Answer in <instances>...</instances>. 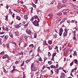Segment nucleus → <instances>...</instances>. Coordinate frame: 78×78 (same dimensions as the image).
I'll use <instances>...</instances> for the list:
<instances>
[{"label":"nucleus","mask_w":78,"mask_h":78,"mask_svg":"<svg viewBox=\"0 0 78 78\" xmlns=\"http://www.w3.org/2000/svg\"><path fill=\"white\" fill-rule=\"evenodd\" d=\"M30 61H31V59L27 60L26 61V63H28V62H30Z\"/></svg>","instance_id":"nucleus-26"},{"label":"nucleus","mask_w":78,"mask_h":78,"mask_svg":"<svg viewBox=\"0 0 78 78\" xmlns=\"http://www.w3.org/2000/svg\"><path fill=\"white\" fill-rule=\"evenodd\" d=\"M26 22L25 21H24L22 23V24H25Z\"/></svg>","instance_id":"nucleus-59"},{"label":"nucleus","mask_w":78,"mask_h":78,"mask_svg":"<svg viewBox=\"0 0 78 78\" xmlns=\"http://www.w3.org/2000/svg\"><path fill=\"white\" fill-rule=\"evenodd\" d=\"M4 56L5 57H6L7 58H8H8H9V56H8V55H6V54Z\"/></svg>","instance_id":"nucleus-28"},{"label":"nucleus","mask_w":78,"mask_h":78,"mask_svg":"<svg viewBox=\"0 0 78 78\" xmlns=\"http://www.w3.org/2000/svg\"><path fill=\"white\" fill-rule=\"evenodd\" d=\"M50 67L51 69H55V68H56V66L53 65L51 66Z\"/></svg>","instance_id":"nucleus-9"},{"label":"nucleus","mask_w":78,"mask_h":78,"mask_svg":"<svg viewBox=\"0 0 78 78\" xmlns=\"http://www.w3.org/2000/svg\"><path fill=\"white\" fill-rule=\"evenodd\" d=\"M40 20L39 19H38V21L37 20H35V21L33 22V23L34 25L35 26H39V22Z\"/></svg>","instance_id":"nucleus-1"},{"label":"nucleus","mask_w":78,"mask_h":78,"mask_svg":"<svg viewBox=\"0 0 78 78\" xmlns=\"http://www.w3.org/2000/svg\"><path fill=\"white\" fill-rule=\"evenodd\" d=\"M4 53H5V52L3 51L1 53V54H2V55H3V54H4Z\"/></svg>","instance_id":"nucleus-53"},{"label":"nucleus","mask_w":78,"mask_h":78,"mask_svg":"<svg viewBox=\"0 0 78 78\" xmlns=\"http://www.w3.org/2000/svg\"><path fill=\"white\" fill-rule=\"evenodd\" d=\"M23 47H27V46L26 45V44H23Z\"/></svg>","instance_id":"nucleus-56"},{"label":"nucleus","mask_w":78,"mask_h":78,"mask_svg":"<svg viewBox=\"0 0 78 78\" xmlns=\"http://www.w3.org/2000/svg\"><path fill=\"white\" fill-rule=\"evenodd\" d=\"M32 5L35 8H36V5L34 4V3H32Z\"/></svg>","instance_id":"nucleus-19"},{"label":"nucleus","mask_w":78,"mask_h":78,"mask_svg":"<svg viewBox=\"0 0 78 78\" xmlns=\"http://www.w3.org/2000/svg\"><path fill=\"white\" fill-rule=\"evenodd\" d=\"M3 71L4 73H6V69H5V68H4L3 69Z\"/></svg>","instance_id":"nucleus-36"},{"label":"nucleus","mask_w":78,"mask_h":78,"mask_svg":"<svg viewBox=\"0 0 78 78\" xmlns=\"http://www.w3.org/2000/svg\"><path fill=\"white\" fill-rule=\"evenodd\" d=\"M59 73V69H57L56 74H58Z\"/></svg>","instance_id":"nucleus-24"},{"label":"nucleus","mask_w":78,"mask_h":78,"mask_svg":"<svg viewBox=\"0 0 78 78\" xmlns=\"http://www.w3.org/2000/svg\"><path fill=\"white\" fill-rule=\"evenodd\" d=\"M50 16H53V13H50Z\"/></svg>","instance_id":"nucleus-50"},{"label":"nucleus","mask_w":78,"mask_h":78,"mask_svg":"<svg viewBox=\"0 0 78 78\" xmlns=\"http://www.w3.org/2000/svg\"><path fill=\"white\" fill-rule=\"evenodd\" d=\"M69 9H66L65 10H63L62 11V12H64V14H65V15L67 14L66 13H67V12H69Z\"/></svg>","instance_id":"nucleus-7"},{"label":"nucleus","mask_w":78,"mask_h":78,"mask_svg":"<svg viewBox=\"0 0 78 78\" xmlns=\"http://www.w3.org/2000/svg\"><path fill=\"white\" fill-rule=\"evenodd\" d=\"M9 36H10V37H11L12 38V37H13V36L12 35L9 34Z\"/></svg>","instance_id":"nucleus-52"},{"label":"nucleus","mask_w":78,"mask_h":78,"mask_svg":"<svg viewBox=\"0 0 78 78\" xmlns=\"http://www.w3.org/2000/svg\"><path fill=\"white\" fill-rule=\"evenodd\" d=\"M48 64L49 65H51L52 64V62L51 61H49L48 62Z\"/></svg>","instance_id":"nucleus-15"},{"label":"nucleus","mask_w":78,"mask_h":78,"mask_svg":"<svg viewBox=\"0 0 78 78\" xmlns=\"http://www.w3.org/2000/svg\"><path fill=\"white\" fill-rule=\"evenodd\" d=\"M19 55H23V52H21V53H19Z\"/></svg>","instance_id":"nucleus-43"},{"label":"nucleus","mask_w":78,"mask_h":78,"mask_svg":"<svg viewBox=\"0 0 78 78\" xmlns=\"http://www.w3.org/2000/svg\"><path fill=\"white\" fill-rule=\"evenodd\" d=\"M7 45V48H9V44H6Z\"/></svg>","instance_id":"nucleus-42"},{"label":"nucleus","mask_w":78,"mask_h":78,"mask_svg":"<svg viewBox=\"0 0 78 78\" xmlns=\"http://www.w3.org/2000/svg\"><path fill=\"white\" fill-rule=\"evenodd\" d=\"M74 70H76V69H77V67H76L75 68L73 69Z\"/></svg>","instance_id":"nucleus-51"},{"label":"nucleus","mask_w":78,"mask_h":78,"mask_svg":"<svg viewBox=\"0 0 78 78\" xmlns=\"http://www.w3.org/2000/svg\"><path fill=\"white\" fill-rule=\"evenodd\" d=\"M51 43H52V41H48V43L49 44H51Z\"/></svg>","instance_id":"nucleus-35"},{"label":"nucleus","mask_w":78,"mask_h":78,"mask_svg":"<svg viewBox=\"0 0 78 78\" xmlns=\"http://www.w3.org/2000/svg\"><path fill=\"white\" fill-rule=\"evenodd\" d=\"M48 47L49 50H52V48L50 47V46H48Z\"/></svg>","instance_id":"nucleus-27"},{"label":"nucleus","mask_w":78,"mask_h":78,"mask_svg":"<svg viewBox=\"0 0 78 78\" xmlns=\"http://www.w3.org/2000/svg\"><path fill=\"white\" fill-rule=\"evenodd\" d=\"M35 3L36 4L37 3V2H38V0H35Z\"/></svg>","instance_id":"nucleus-38"},{"label":"nucleus","mask_w":78,"mask_h":78,"mask_svg":"<svg viewBox=\"0 0 78 78\" xmlns=\"http://www.w3.org/2000/svg\"><path fill=\"white\" fill-rule=\"evenodd\" d=\"M6 9H8V8H9V6H8V5H6Z\"/></svg>","instance_id":"nucleus-41"},{"label":"nucleus","mask_w":78,"mask_h":78,"mask_svg":"<svg viewBox=\"0 0 78 78\" xmlns=\"http://www.w3.org/2000/svg\"><path fill=\"white\" fill-rule=\"evenodd\" d=\"M20 27V26H19V25H17L15 26V28H19Z\"/></svg>","instance_id":"nucleus-10"},{"label":"nucleus","mask_w":78,"mask_h":78,"mask_svg":"<svg viewBox=\"0 0 78 78\" xmlns=\"http://www.w3.org/2000/svg\"><path fill=\"white\" fill-rule=\"evenodd\" d=\"M34 19H37V20H38V19H39L38 18V17L37 16L35 15V16H34Z\"/></svg>","instance_id":"nucleus-14"},{"label":"nucleus","mask_w":78,"mask_h":78,"mask_svg":"<svg viewBox=\"0 0 78 78\" xmlns=\"http://www.w3.org/2000/svg\"><path fill=\"white\" fill-rule=\"evenodd\" d=\"M65 30V32L63 33V37H65L66 36V37H67V34H68V32H67V30L66 29H65L64 30Z\"/></svg>","instance_id":"nucleus-3"},{"label":"nucleus","mask_w":78,"mask_h":78,"mask_svg":"<svg viewBox=\"0 0 78 78\" xmlns=\"http://www.w3.org/2000/svg\"><path fill=\"white\" fill-rule=\"evenodd\" d=\"M3 59H6V57L3 56L2 57Z\"/></svg>","instance_id":"nucleus-63"},{"label":"nucleus","mask_w":78,"mask_h":78,"mask_svg":"<svg viewBox=\"0 0 78 78\" xmlns=\"http://www.w3.org/2000/svg\"><path fill=\"white\" fill-rule=\"evenodd\" d=\"M12 44H14V45H15V46H16V43H15L14 42H12Z\"/></svg>","instance_id":"nucleus-39"},{"label":"nucleus","mask_w":78,"mask_h":78,"mask_svg":"<svg viewBox=\"0 0 78 78\" xmlns=\"http://www.w3.org/2000/svg\"><path fill=\"white\" fill-rule=\"evenodd\" d=\"M67 23H70V21L69 20H68L67 21Z\"/></svg>","instance_id":"nucleus-47"},{"label":"nucleus","mask_w":78,"mask_h":78,"mask_svg":"<svg viewBox=\"0 0 78 78\" xmlns=\"http://www.w3.org/2000/svg\"><path fill=\"white\" fill-rule=\"evenodd\" d=\"M24 65V61H23V62L21 65V67H22V66H23Z\"/></svg>","instance_id":"nucleus-33"},{"label":"nucleus","mask_w":78,"mask_h":78,"mask_svg":"<svg viewBox=\"0 0 78 78\" xmlns=\"http://www.w3.org/2000/svg\"><path fill=\"white\" fill-rule=\"evenodd\" d=\"M56 53H54L53 54L52 57H54L55 56H56Z\"/></svg>","instance_id":"nucleus-30"},{"label":"nucleus","mask_w":78,"mask_h":78,"mask_svg":"<svg viewBox=\"0 0 78 78\" xmlns=\"http://www.w3.org/2000/svg\"><path fill=\"white\" fill-rule=\"evenodd\" d=\"M63 22H64L62 20L60 22V24H62V23H63Z\"/></svg>","instance_id":"nucleus-61"},{"label":"nucleus","mask_w":78,"mask_h":78,"mask_svg":"<svg viewBox=\"0 0 78 78\" xmlns=\"http://www.w3.org/2000/svg\"><path fill=\"white\" fill-rule=\"evenodd\" d=\"M4 39H5V40H7L8 39V35H6L5 36Z\"/></svg>","instance_id":"nucleus-11"},{"label":"nucleus","mask_w":78,"mask_h":78,"mask_svg":"<svg viewBox=\"0 0 78 78\" xmlns=\"http://www.w3.org/2000/svg\"><path fill=\"white\" fill-rule=\"evenodd\" d=\"M57 37V34H55L54 35L53 38H56V37Z\"/></svg>","instance_id":"nucleus-23"},{"label":"nucleus","mask_w":78,"mask_h":78,"mask_svg":"<svg viewBox=\"0 0 78 78\" xmlns=\"http://www.w3.org/2000/svg\"><path fill=\"white\" fill-rule=\"evenodd\" d=\"M55 2H56V1H55V0H54L52 2H51V3H50V4H53L54 3H55Z\"/></svg>","instance_id":"nucleus-29"},{"label":"nucleus","mask_w":78,"mask_h":78,"mask_svg":"<svg viewBox=\"0 0 78 78\" xmlns=\"http://www.w3.org/2000/svg\"><path fill=\"white\" fill-rule=\"evenodd\" d=\"M63 32V29L62 28H61L59 29V36H61L62 34V32Z\"/></svg>","instance_id":"nucleus-5"},{"label":"nucleus","mask_w":78,"mask_h":78,"mask_svg":"<svg viewBox=\"0 0 78 78\" xmlns=\"http://www.w3.org/2000/svg\"><path fill=\"white\" fill-rule=\"evenodd\" d=\"M58 46L56 47L54 49L55 50H56V49H58Z\"/></svg>","instance_id":"nucleus-55"},{"label":"nucleus","mask_w":78,"mask_h":78,"mask_svg":"<svg viewBox=\"0 0 78 78\" xmlns=\"http://www.w3.org/2000/svg\"><path fill=\"white\" fill-rule=\"evenodd\" d=\"M37 51H38V52H39V53H41V50L40 49V47H38L37 49Z\"/></svg>","instance_id":"nucleus-12"},{"label":"nucleus","mask_w":78,"mask_h":78,"mask_svg":"<svg viewBox=\"0 0 78 78\" xmlns=\"http://www.w3.org/2000/svg\"><path fill=\"white\" fill-rule=\"evenodd\" d=\"M34 17H32L31 19H30V21H31L32 22L34 20Z\"/></svg>","instance_id":"nucleus-32"},{"label":"nucleus","mask_w":78,"mask_h":78,"mask_svg":"<svg viewBox=\"0 0 78 78\" xmlns=\"http://www.w3.org/2000/svg\"><path fill=\"white\" fill-rule=\"evenodd\" d=\"M5 30H6V31H8V28L6 27Z\"/></svg>","instance_id":"nucleus-48"},{"label":"nucleus","mask_w":78,"mask_h":78,"mask_svg":"<svg viewBox=\"0 0 78 78\" xmlns=\"http://www.w3.org/2000/svg\"><path fill=\"white\" fill-rule=\"evenodd\" d=\"M24 17V19H25L26 20H27V19H28V16L27 15H25Z\"/></svg>","instance_id":"nucleus-17"},{"label":"nucleus","mask_w":78,"mask_h":78,"mask_svg":"<svg viewBox=\"0 0 78 78\" xmlns=\"http://www.w3.org/2000/svg\"><path fill=\"white\" fill-rule=\"evenodd\" d=\"M45 68V66H43V68H42V70H44Z\"/></svg>","instance_id":"nucleus-64"},{"label":"nucleus","mask_w":78,"mask_h":78,"mask_svg":"<svg viewBox=\"0 0 78 78\" xmlns=\"http://www.w3.org/2000/svg\"><path fill=\"white\" fill-rule=\"evenodd\" d=\"M48 56H51V54L50 52H48Z\"/></svg>","instance_id":"nucleus-40"},{"label":"nucleus","mask_w":78,"mask_h":78,"mask_svg":"<svg viewBox=\"0 0 78 78\" xmlns=\"http://www.w3.org/2000/svg\"><path fill=\"white\" fill-rule=\"evenodd\" d=\"M31 13H32V12H33V8H31Z\"/></svg>","instance_id":"nucleus-60"},{"label":"nucleus","mask_w":78,"mask_h":78,"mask_svg":"<svg viewBox=\"0 0 78 78\" xmlns=\"http://www.w3.org/2000/svg\"><path fill=\"white\" fill-rule=\"evenodd\" d=\"M11 11H12L11 9H9V13L10 14H12V12Z\"/></svg>","instance_id":"nucleus-25"},{"label":"nucleus","mask_w":78,"mask_h":78,"mask_svg":"<svg viewBox=\"0 0 78 78\" xmlns=\"http://www.w3.org/2000/svg\"><path fill=\"white\" fill-rule=\"evenodd\" d=\"M39 60H38V59H37L36 60V62H37V63H38L39 62Z\"/></svg>","instance_id":"nucleus-62"},{"label":"nucleus","mask_w":78,"mask_h":78,"mask_svg":"<svg viewBox=\"0 0 78 78\" xmlns=\"http://www.w3.org/2000/svg\"><path fill=\"white\" fill-rule=\"evenodd\" d=\"M75 22V20H72L71 21V23H74Z\"/></svg>","instance_id":"nucleus-58"},{"label":"nucleus","mask_w":78,"mask_h":78,"mask_svg":"<svg viewBox=\"0 0 78 78\" xmlns=\"http://www.w3.org/2000/svg\"><path fill=\"white\" fill-rule=\"evenodd\" d=\"M73 61H72L71 63L70 64V66H72L73 65Z\"/></svg>","instance_id":"nucleus-37"},{"label":"nucleus","mask_w":78,"mask_h":78,"mask_svg":"<svg viewBox=\"0 0 78 78\" xmlns=\"http://www.w3.org/2000/svg\"><path fill=\"white\" fill-rule=\"evenodd\" d=\"M29 47H34V45L33 44H32L29 46Z\"/></svg>","instance_id":"nucleus-22"},{"label":"nucleus","mask_w":78,"mask_h":78,"mask_svg":"<svg viewBox=\"0 0 78 78\" xmlns=\"http://www.w3.org/2000/svg\"><path fill=\"white\" fill-rule=\"evenodd\" d=\"M43 45H48L47 44V43H46V41H44V43H43Z\"/></svg>","instance_id":"nucleus-18"},{"label":"nucleus","mask_w":78,"mask_h":78,"mask_svg":"<svg viewBox=\"0 0 78 78\" xmlns=\"http://www.w3.org/2000/svg\"><path fill=\"white\" fill-rule=\"evenodd\" d=\"M34 63H32L31 65V70L33 72H36L37 70V68L34 66Z\"/></svg>","instance_id":"nucleus-2"},{"label":"nucleus","mask_w":78,"mask_h":78,"mask_svg":"<svg viewBox=\"0 0 78 78\" xmlns=\"http://www.w3.org/2000/svg\"><path fill=\"white\" fill-rule=\"evenodd\" d=\"M66 19V18H64V19H63V20H62L64 22Z\"/></svg>","instance_id":"nucleus-49"},{"label":"nucleus","mask_w":78,"mask_h":78,"mask_svg":"<svg viewBox=\"0 0 78 78\" xmlns=\"http://www.w3.org/2000/svg\"><path fill=\"white\" fill-rule=\"evenodd\" d=\"M16 19L18 20H20V18L19 16H16Z\"/></svg>","instance_id":"nucleus-13"},{"label":"nucleus","mask_w":78,"mask_h":78,"mask_svg":"<svg viewBox=\"0 0 78 78\" xmlns=\"http://www.w3.org/2000/svg\"><path fill=\"white\" fill-rule=\"evenodd\" d=\"M39 61H42V58H41V57H40L39 58Z\"/></svg>","instance_id":"nucleus-34"},{"label":"nucleus","mask_w":78,"mask_h":78,"mask_svg":"<svg viewBox=\"0 0 78 78\" xmlns=\"http://www.w3.org/2000/svg\"><path fill=\"white\" fill-rule=\"evenodd\" d=\"M67 2V0H62V1L63 3H66Z\"/></svg>","instance_id":"nucleus-16"},{"label":"nucleus","mask_w":78,"mask_h":78,"mask_svg":"<svg viewBox=\"0 0 78 78\" xmlns=\"http://www.w3.org/2000/svg\"><path fill=\"white\" fill-rule=\"evenodd\" d=\"M51 73H52L53 74V70H51Z\"/></svg>","instance_id":"nucleus-54"},{"label":"nucleus","mask_w":78,"mask_h":78,"mask_svg":"<svg viewBox=\"0 0 78 78\" xmlns=\"http://www.w3.org/2000/svg\"><path fill=\"white\" fill-rule=\"evenodd\" d=\"M62 13H60L57 14V16H62Z\"/></svg>","instance_id":"nucleus-31"},{"label":"nucleus","mask_w":78,"mask_h":78,"mask_svg":"<svg viewBox=\"0 0 78 78\" xmlns=\"http://www.w3.org/2000/svg\"><path fill=\"white\" fill-rule=\"evenodd\" d=\"M47 69H45L43 71V72H46V71H47Z\"/></svg>","instance_id":"nucleus-57"},{"label":"nucleus","mask_w":78,"mask_h":78,"mask_svg":"<svg viewBox=\"0 0 78 78\" xmlns=\"http://www.w3.org/2000/svg\"><path fill=\"white\" fill-rule=\"evenodd\" d=\"M64 5H61V3H59L58 4V5L57 6V8H58L59 9H61V8H62V7H64L65 6Z\"/></svg>","instance_id":"nucleus-4"},{"label":"nucleus","mask_w":78,"mask_h":78,"mask_svg":"<svg viewBox=\"0 0 78 78\" xmlns=\"http://www.w3.org/2000/svg\"><path fill=\"white\" fill-rule=\"evenodd\" d=\"M73 55H76V51H75L74 52Z\"/></svg>","instance_id":"nucleus-46"},{"label":"nucleus","mask_w":78,"mask_h":78,"mask_svg":"<svg viewBox=\"0 0 78 78\" xmlns=\"http://www.w3.org/2000/svg\"><path fill=\"white\" fill-rule=\"evenodd\" d=\"M26 32L27 34H31V30L29 29H27L26 30Z\"/></svg>","instance_id":"nucleus-6"},{"label":"nucleus","mask_w":78,"mask_h":78,"mask_svg":"<svg viewBox=\"0 0 78 78\" xmlns=\"http://www.w3.org/2000/svg\"><path fill=\"white\" fill-rule=\"evenodd\" d=\"M34 38H36L37 37V33H35L34 34Z\"/></svg>","instance_id":"nucleus-20"},{"label":"nucleus","mask_w":78,"mask_h":78,"mask_svg":"<svg viewBox=\"0 0 78 78\" xmlns=\"http://www.w3.org/2000/svg\"><path fill=\"white\" fill-rule=\"evenodd\" d=\"M74 62L75 64H78V60L77 59H75L74 60Z\"/></svg>","instance_id":"nucleus-21"},{"label":"nucleus","mask_w":78,"mask_h":78,"mask_svg":"<svg viewBox=\"0 0 78 78\" xmlns=\"http://www.w3.org/2000/svg\"><path fill=\"white\" fill-rule=\"evenodd\" d=\"M4 33H5V32H1L0 33V34H4Z\"/></svg>","instance_id":"nucleus-44"},{"label":"nucleus","mask_w":78,"mask_h":78,"mask_svg":"<svg viewBox=\"0 0 78 78\" xmlns=\"http://www.w3.org/2000/svg\"><path fill=\"white\" fill-rule=\"evenodd\" d=\"M64 77H65V74L64 73H61V78H64Z\"/></svg>","instance_id":"nucleus-8"},{"label":"nucleus","mask_w":78,"mask_h":78,"mask_svg":"<svg viewBox=\"0 0 78 78\" xmlns=\"http://www.w3.org/2000/svg\"><path fill=\"white\" fill-rule=\"evenodd\" d=\"M51 61H54V57H52V58L51 59Z\"/></svg>","instance_id":"nucleus-45"}]
</instances>
